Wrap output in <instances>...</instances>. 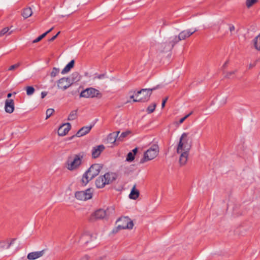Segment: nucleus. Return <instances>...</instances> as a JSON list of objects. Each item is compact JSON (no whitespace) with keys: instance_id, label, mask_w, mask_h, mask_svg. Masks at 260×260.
Returning <instances> with one entry per match:
<instances>
[{"instance_id":"nucleus-1","label":"nucleus","mask_w":260,"mask_h":260,"mask_svg":"<svg viewBox=\"0 0 260 260\" xmlns=\"http://www.w3.org/2000/svg\"><path fill=\"white\" fill-rule=\"evenodd\" d=\"M191 147V144L188 134L183 133L180 138L177 147V153L180 154L179 163L180 165L183 166L186 164Z\"/></svg>"},{"instance_id":"nucleus-2","label":"nucleus","mask_w":260,"mask_h":260,"mask_svg":"<svg viewBox=\"0 0 260 260\" xmlns=\"http://www.w3.org/2000/svg\"><path fill=\"white\" fill-rule=\"evenodd\" d=\"M102 168V166L100 164H95L91 165L83 175L82 178L83 185H86L90 180L98 175Z\"/></svg>"},{"instance_id":"nucleus-3","label":"nucleus","mask_w":260,"mask_h":260,"mask_svg":"<svg viewBox=\"0 0 260 260\" xmlns=\"http://www.w3.org/2000/svg\"><path fill=\"white\" fill-rule=\"evenodd\" d=\"M117 175L112 172H108L104 175L99 176L95 180L96 186L99 188H103L106 184H109L116 179Z\"/></svg>"},{"instance_id":"nucleus-4","label":"nucleus","mask_w":260,"mask_h":260,"mask_svg":"<svg viewBox=\"0 0 260 260\" xmlns=\"http://www.w3.org/2000/svg\"><path fill=\"white\" fill-rule=\"evenodd\" d=\"M159 85H157L151 88H144L135 93L136 99H134V102H145L149 100L152 91L158 89Z\"/></svg>"},{"instance_id":"nucleus-5","label":"nucleus","mask_w":260,"mask_h":260,"mask_svg":"<svg viewBox=\"0 0 260 260\" xmlns=\"http://www.w3.org/2000/svg\"><path fill=\"white\" fill-rule=\"evenodd\" d=\"M159 152L157 145L154 144L151 146L144 154L143 157L140 161V164L152 160L156 157Z\"/></svg>"},{"instance_id":"nucleus-6","label":"nucleus","mask_w":260,"mask_h":260,"mask_svg":"<svg viewBox=\"0 0 260 260\" xmlns=\"http://www.w3.org/2000/svg\"><path fill=\"white\" fill-rule=\"evenodd\" d=\"M118 224L117 227L113 229V233H116L118 230L122 229H132L134 226V223L127 217L119 218L116 221Z\"/></svg>"},{"instance_id":"nucleus-7","label":"nucleus","mask_w":260,"mask_h":260,"mask_svg":"<svg viewBox=\"0 0 260 260\" xmlns=\"http://www.w3.org/2000/svg\"><path fill=\"white\" fill-rule=\"evenodd\" d=\"M78 75V74L77 73H74L72 75V76L73 77L72 79L63 77L58 80L57 81V86L58 88H60L63 90L67 89L73 84L74 82L73 78L74 77H77Z\"/></svg>"},{"instance_id":"nucleus-8","label":"nucleus","mask_w":260,"mask_h":260,"mask_svg":"<svg viewBox=\"0 0 260 260\" xmlns=\"http://www.w3.org/2000/svg\"><path fill=\"white\" fill-rule=\"evenodd\" d=\"M101 95L100 91L92 87L87 88L83 90L80 94V97L85 98H94Z\"/></svg>"},{"instance_id":"nucleus-9","label":"nucleus","mask_w":260,"mask_h":260,"mask_svg":"<svg viewBox=\"0 0 260 260\" xmlns=\"http://www.w3.org/2000/svg\"><path fill=\"white\" fill-rule=\"evenodd\" d=\"M114 210L113 207H109L106 209H100L92 214V217L95 219H103L107 217Z\"/></svg>"},{"instance_id":"nucleus-10","label":"nucleus","mask_w":260,"mask_h":260,"mask_svg":"<svg viewBox=\"0 0 260 260\" xmlns=\"http://www.w3.org/2000/svg\"><path fill=\"white\" fill-rule=\"evenodd\" d=\"M75 196L76 198L79 200H87L92 198V191L91 188H88L85 190L76 192Z\"/></svg>"},{"instance_id":"nucleus-11","label":"nucleus","mask_w":260,"mask_h":260,"mask_svg":"<svg viewBox=\"0 0 260 260\" xmlns=\"http://www.w3.org/2000/svg\"><path fill=\"white\" fill-rule=\"evenodd\" d=\"M96 239L94 234H91L89 233H84L80 237L79 242L83 245H87L91 242H93Z\"/></svg>"},{"instance_id":"nucleus-12","label":"nucleus","mask_w":260,"mask_h":260,"mask_svg":"<svg viewBox=\"0 0 260 260\" xmlns=\"http://www.w3.org/2000/svg\"><path fill=\"white\" fill-rule=\"evenodd\" d=\"M180 41L178 36H174L170 37L168 40L162 44L165 45L167 47L166 50H171L174 46Z\"/></svg>"},{"instance_id":"nucleus-13","label":"nucleus","mask_w":260,"mask_h":260,"mask_svg":"<svg viewBox=\"0 0 260 260\" xmlns=\"http://www.w3.org/2000/svg\"><path fill=\"white\" fill-rule=\"evenodd\" d=\"M81 158L79 155H76L72 160H68V168L73 170L78 167L81 164Z\"/></svg>"},{"instance_id":"nucleus-14","label":"nucleus","mask_w":260,"mask_h":260,"mask_svg":"<svg viewBox=\"0 0 260 260\" xmlns=\"http://www.w3.org/2000/svg\"><path fill=\"white\" fill-rule=\"evenodd\" d=\"M197 31V29H187L181 31L179 34L178 37L181 41L184 40L186 39L189 38L192 34Z\"/></svg>"},{"instance_id":"nucleus-15","label":"nucleus","mask_w":260,"mask_h":260,"mask_svg":"<svg viewBox=\"0 0 260 260\" xmlns=\"http://www.w3.org/2000/svg\"><path fill=\"white\" fill-rule=\"evenodd\" d=\"M5 111L9 114L13 112L14 110V102L12 99H7L5 105Z\"/></svg>"},{"instance_id":"nucleus-16","label":"nucleus","mask_w":260,"mask_h":260,"mask_svg":"<svg viewBox=\"0 0 260 260\" xmlns=\"http://www.w3.org/2000/svg\"><path fill=\"white\" fill-rule=\"evenodd\" d=\"M71 125L70 123H67L63 124L58 129V134L60 136H65L71 129Z\"/></svg>"},{"instance_id":"nucleus-17","label":"nucleus","mask_w":260,"mask_h":260,"mask_svg":"<svg viewBox=\"0 0 260 260\" xmlns=\"http://www.w3.org/2000/svg\"><path fill=\"white\" fill-rule=\"evenodd\" d=\"M94 123H93L92 124H91L89 126H85L82 127L77 132V133H76V136L78 137H80L88 134L90 132L92 127L94 126Z\"/></svg>"},{"instance_id":"nucleus-18","label":"nucleus","mask_w":260,"mask_h":260,"mask_svg":"<svg viewBox=\"0 0 260 260\" xmlns=\"http://www.w3.org/2000/svg\"><path fill=\"white\" fill-rule=\"evenodd\" d=\"M104 149L105 146L103 145L94 147L92 149V157L94 158L98 157Z\"/></svg>"},{"instance_id":"nucleus-19","label":"nucleus","mask_w":260,"mask_h":260,"mask_svg":"<svg viewBox=\"0 0 260 260\" xmlns=\"http://www.w3.org/2000/svg\"><path fill=\"white\" fill-rule=\"evenodd\" d=\"M119 133V131H117L109 134L106 140L107 143L111 144H114L116 140H118L117 137Z\"/></svg>"},{"instance_id":"nucleus-20","label":"nucleus","mask_w":260,"mask_h":260,"mask_svg":"<svg viewBox=\"0 0 260 260\" xmlns=\"http://www.w3.org/2000/svg\"><path fill=\"white\" fill-rule=\"evenodd\" d=\"M44 253V250H43L39 251L31 252L28 254L27 258L29 260H34L43 256Z\"/></svg>"},{"instance_id":"nucleus-21","label":"nucleus","mask_w":260,"mask_h":260,"mask_svg":"<svg viewBox=\"0 0 260 260\" xmlns=\"http://www.w3.org/2000/svg\"><path fill=\"white\" fill-rule=\"evenodd\" d=\"M139 191L136 189V185H134L128 196L131 199L136 200L139 196Z\"/></svg>"},{"instance_id":"nucleus-22","label":"nucleus","mask_w":260,"mask_h":260,"mask_svg":"<svg viewBox=\"0 0 260 260\" xmlns=\"http://www.w3.org/2000/svg\"><path fill=\"white\" fill-rule=\"evenodd\" d=\"M74 60H72L69 63H68L64 69L61 71V73L62 74H65L69 72L71 69L74 67Z\"/></svg>"},{"instance_id":"nucleus-23","label":"nucleus","mask_w":260,"mask_h":260,"mask_svg":"<svg viewBox=\"0 0 260 260\" xmlns=\"http://www.w3.org/2000/svg\"><path fill=\"white\" fill-rule=\"evenodd\" d=\"M32 14V10L30 8H26L24 9L22 15L24 18L26 19L31 16Z\"/></svg>"},{"instance_id":"nucleus-24","label":"nucleus","mask_w":260,"mask_h":260,"mask_svg":"<svg viewBox=\"0 0 260 260\" xmlns=\"http://www.w3.org/2000/svg\"><path fill=\"white\" fill-rule=\"evenodd\" d=\"M253 43L255 48L260 51V34L254 39Z\"/></svg>"},{"instance_id":"nucleus-25","label":"nucleus","mask_w":260,"mask_h":260,"mask_svg":"<svg viewBox=\"0 0 260 260\" xmlns=\"http://www.w3.org/2000/svg\"><path fill=\"white\" fill-rule=\"evenodd\" d=\"M77 110L72 111L68 116V120H73L77 118Z\"/></svg>"},{"instance_id":"nucleus-26","label":"nucleus","mask_w":260,"mask_h":260,"mask_svg":"<svg viewBox=\"0 0 260 260\" xmlns=\"http://www.w3.org/2000/svg\"><path fill=\"white\" fill-rule=\"evenodd\" d=\"M26 91L27 95H31L35 92V88L32 86H26Z\"/></svg>"},{"instance_id":"nucleus-27","label":"nucleus","mask_w":260,"mask_h":260,"mask_svg":"<svg viewBox=\"0 0 260 260\" xmlns=\"http://www.w3.org/2000/svg\"><path fill=\"white\" fill-rule=\"evenodd\" d=\"M134 158H135V154H133V153L132 152H129L128 153V154L127 155V156L126 158V160L127 161L131 162L134 160Z\"/></svg>"},{"instance_id":"nucleus-28","label":"nucleus","mask_w":260,"mask_h":260,"mask_svg":"<svg viewBox=\"0 0 260 260\" xmlns=\"http://www.w3.org/2000/svg\"><path fill=\"white\" fill-rule=\"evenodd\" d=\"M59 73V69L58 68H56L55 67H54L52 69V71L51 72L50 75L51 77H55Z\"/></svg>"},{"instance_id":"nucleus-29","label":"nucleus","mask_w":260,"mask_h":260,"mask_svg":"<svg viewBox=\"0 0 260 260\" xmlns=\"http://www.w3.org/2000/svg\"><path fill=\"white\" fill-rule=\"evenodd\" d=\"M155 104L149 106L147 109V113L149 114L152 113L155 110Z\"/></svg>"},{"instance_id":"nucleus-30","label":"nucleus","mask_w":260,"mask_h":260,"mask_svg":"<svg viewBox=\"0 0 260 260\" xmlns=\"http://www.w3.org/2000/svg\"><path fill=\"white\" fill-rule=\"evenodd\" d=\"M257 0H246V5L248 8L251 7L254 4L257 2Z\"/></svg>"},{"instance_id":"nucleus-31","label":"nucleus","mask_w":260,"mask_h":260,"mask_svg":"<svg viewBox=\"0 0 260 260\" xmlns=\"http://www.w3.org/2000/svg\"><path fill=\"white\" fill-rule=\"evenodd\" d=\"M54 110L53 109H51V108H50V109H48L46 111V119H48L49 117H50L52 115V114L53 113Z\"/></svg>"},{"instance_id":"nucleus-32","label":"nucleus","mask_w":260,"mask_h":260,"mask_svg":"<svg viewBox=\"0 0 260 260\" xmlns=\"http://www.w3.org/2000/svg\"><path fill=\"white\" fill-rule=\"evenodd\" d=\"M129 133V132H122L120 136L117 137L118 140L122 141L123 139L126 137Z\"/></svg>"},{"instance_id":"nucleus-33","label":"nucleus","mask_w":260,"mask_h":260,"mask_svg":"<svg viewBox=\"0 0 260 260\" xmlns=\"http://www.w3.org/2000/svg\"><path fill=\"white\" fill-rule=\"evenodd\" d=\"M45 36H46L44 34H43L42 35H41V36L38 37L37 38H36V39L32 41V43H37V42H39L43 38H44Z\"/></svg>"},{"instance_id":"nucleus-34","label":"nucleus","mask_w":260,"mask_h":260,"mask_svg":"<svg viewBox=\"0 0 260 260\" xmlns=\"http://www.w3.org/2000/svg\"><path fill=\"white\" fill-rule=\"evenodd\" d=\"M20 66V63H16L15 64H13L12 66H10L8 70L9 71L13 70L18 68Z\"/></svg>"},{"instance_id":"nucleus-35","label":"nucleus","mask_w":260,"mask_h":260,"mask_svg":"<svg viewBox=\"0 0 260 260\" xmlns=\"http://www.w3.org/2000/svg\"><path fill=\"white\" fill-rule=\"evenodd\" d=\"M9 30V28L8 27H5L1 31H0V36H2L3 35H4L6 34L8 31Z\"/></svg>"},{"instance_id":"nucleus-36","label":"nucleus","mask_w":260,"mask_h":260,"mask_svg":"<svg viewBox=\"0 0 260 260\" xmlns=\"http://www.w3.org/2000/svg\"><path fill=\"white\" fill-rule=\"evenodd\" d=\"M192 113V112H191L189 114L183 117V118H181L179 120V123H182L187 117H188L190 115H191Z\"/></svg>"},{"instance_id":"nucleus-37","label":"nucleus","mask_w":260,"mask_h":260,"mask_svg":"<svg viewBox=\"0 0 260 260\" xmlns=\"http://www.w3.org/2000/svg\"><path fill=\"white\" fill-rule=\"evenodd\" d=\"M105 74H100V75H98L97 76H95L94 78V79H103L105 78Z\"/></svg>"},{"instance_id":"nucleus-38","label":"nucleus","mask_w":260,"mask_h":260,"mask_svg":"<svg viewBox=\"0 0 260 260\" xmlns=\"http://www.w3.org/2000/svg\"><path fill=\"white\" fill-rule=\"evenodd\" d=\"M59 33H60V31L58 32L56 35L53 36L51 38H50L49 39V41H54L56 38V37L58 36V35L59 34Z\"/></svg>"},{"instance_id":"nucleus-39","label":"nucleus","mask_w":260,"mask_h":260,"mask_svg":"<svg viewBox=\"0 0 260 260\" xmlns=\"http://www.w3.org/2000/svg\"><path fill=\"white\" fill-rule=\"evenodd\" d=\"M235 72L236 71H232V72H230L228 73L227 74L225 75V77L227 78H230L231 75L234 74Z\"/></svg>"},{"instance_id":"nucleus-40","label":"nucleus","mask_w":260,"mask_h":260,"mask_svg":"<svg viewBox=\"0 0 260 260\" xmlns=\"http://www.w3.org/2000/svg\"><path fill=\"white\" fill-rule=\"evenodd\" d=\"M229 29L230 31L232 32L233 31L235 30V26L233 24L229 25Z\"/></svg>"},{"instance_id":"nucleus-41","label":"nucleus","mask_w":260,"mask_h":260,"mask_svg":"<svg viewBox=\"0 0 260 260\" xmlns=\"http://www.w3.org/2000/svg\"><path fill=\"white\" fill-rule=\"evenodd\" d=\"M47 94V92L46 91H42L41 92V98L43 99L44 98Z\"/></svg>"},{"instance_id":"nucleus-42","label":"nucleus","mask_w":260,"mask_h":260,"mask_svg":"<svg viewBox=\"0 0 260 260\" xmlns=\"http://www.w3.org/2000/svg\"><path fill=\"white\" fill-rule=\"evenodd\" d=\"M15 239H13L11 242L8 244V245L7 246V248L8 249L10 248V246L14 243V242L15 241Z\"/></svg>"},{"instance_id":"nucleus-43","label":"nucleus","mask_w":260,"mask_h":260,"mask_svg":"<svg viewBox=\"0 0 260 260\" xmlns=\"http://www.w3.org/2000/svg\"><path fill=\"white\" fill-rule=\"evenodd\" d=\"M53 29V27H51L50 29H49L48 30H47L46 32H44V34L46 36L48 33L51 32Z\"/></svg>"},{"instance_id":"nucleus-44","label":"nucleus","mask_w":260,"mask_h":260,"mask_svg":"<svg viewBox=\"0 0 260 260\" xmlns=\"http://www.w3.org/2000/svg\"><path fill=\"white\" fill-rule=\"evenodd\" d=\"M137 151H138V149L137 148H135V149H134L133 150H132V152L133 153V154H135V155L136 154V153L137 152Z\"/></svg>"},{"instance_id":"nucleus-45","label":"nucleus","mask_w":260,"mask_h":260,"mask_svg":"<svg viewBox=\"0 0 260 260\" xmlns=\"http://www.w3.org/2000/svg\"><path fill=\"white\" fill-rule=\"evenodd\" d=\"M228 62H229V61H228V60L224 62V63L223 64V68H225V67H226V66H227V64H228Z\"/></svg>"},{"instance_id":"nucleus-46","label":"nucleus","mask_w":260,"mask_h":260,"mask_svg":"<svg viewBox=\"0 0 260 260\" xmlns=\"http://www.w3.org/2000/svg\"><path fill=\"white\" fill-rule=\"evenodd\" d=\"M165 104H166L165 101H162V103H161V107L162 108L165 107Z\"/></svg>"},{"instance_id":"nucleus-47","label":"nucleus","mask_w":260,"mask_h":260,"mask_svg":"<svg viewBox=\"0 0 260 260\" xmlns=\"http://www.w3.org/2000/svg\"><path fill=\"white\" fill-rule=\"evenodd\" d=\"M88 256H85L84 257H83L81 259V260H87L88 259Z\"/></svg>"},{"instance_id":"nucleus-48","label":"nucleus","mask_w":260,"mask_h":260,"mask_svg":"<svg viewBox=\"0 0 260 260\" xmlns=\"http://www.w3.org/2000/svg\"><path fill=\"white\" fill-rule=\"evenodd\" d=\"M12 95V94L11 93H9L7 94L8 99H9V98L11 97Z\"/></svg>"},{"instance_id":"nucleus-49","label":"nucleus","mask_w":260,"mask_h":260,"mask_svg":"<svg viewBox=\"0 0 260 260\" xmlns=\"http://www.w3.org/2000/svg\"><path fill=\"white\" fill-rule=\"evenodd\" d=\"M255 66V64H249V68H253L254 66Z\"/></svg>"},{"instance_id":"nucleus-50","label":"nucleus","mask_w":260,"mask_h":260,"mask_svg":"<svg viewBox=\"0 0 260 260\" xmlns=\"http://www.w3.org/2000/svg\"><path fill=\"white\" fill-rule=\"evenodd\" d=\"M130 98H131V99H133V100H134V95H131V96H130Z\"/></svg>"},{"instance_id":"nucleus-51","label":"nucleus","mask_w":260,"mask_h":260,"mask_svg":"<svg viewBox=\"0 0 260 260\" xmlns=\"http://www.w3.org/2000/svg\"><path fill=\"white\" fill-rule=\"evenodd\" d=\"M168 100V98H166L165 99L163 100V101H165V102L166 103V102Z\"/></svg>"},{"instance_id":"nucleus-52","label":"nucleus","mask_w":260,"mask_h":260,"mask_svg":"<svg viewBox=\"0 0 260 260\" xmlns=\"http://www.w3.org/2000/svg\"><path fill=\"white\" fill-rule=\"evenodd\" d=\"M93 246H94V245H91L90 246V247H93Z\"/></svg>"}]
</instances>
